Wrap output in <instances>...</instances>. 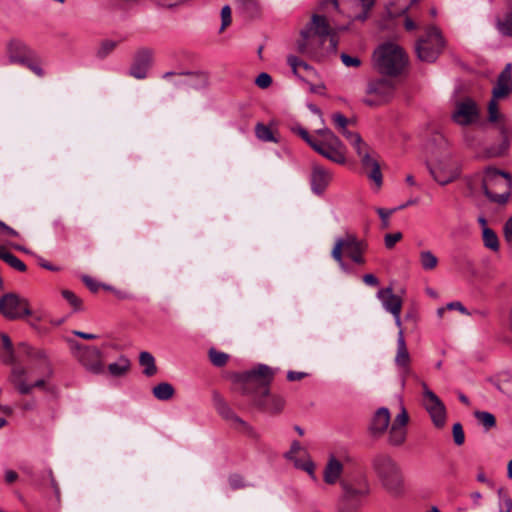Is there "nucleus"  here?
<instances>
[{
  "mask_svg": "<svg viewBox=\"0 0 512 512\" xmlns=\"http://www.w3.org/2000/svg\"><path fill=\"white\" fill-rule=\"evenodd\" d=\"M428 169L433 179L442 186L453 182L459 176V168L450 153L437 157L433 164L428 165Z\"/></svg>",
  "mask_w": 512,
  "mask_h": 512,
  "instance_id": "nucleus-10",
  "label": "nucleus"
},
{
  "mask_svg": "<svg viewBox=\"0 0 512 512\" xmlns=\"http://www.w3.org/2000/svg\"><path fill=\"white\" fill-rule=\"evenodd\" d=\"M307 452L298 441L291 444L290 450L286 452V459H294V456L305 455Z\"/></svg>",
  "mask_w": 512,
  "mask_h": 512,
  "instance_id": "nucleus-49",
  "label": "nucleus"
},
{
  "mask_svg": "<svg viewBox=\"0 0 512 512\" xmlns=\"http://www.w3.org/2000/svg\"><path fill=\"white\" fill-rule=\"evenodd\" d=\"M419 0H395L392 6L393 10H390V14L393 17L402 16L407 14L409 9L413 7Z\"/></svg>",
  "mask_w": 512,
  "mask_h": 512,
  "instance_id": "nucleus-34",
  "label": "nucleus"
},
{
  "mask_svg": "<svg viewBox=\"0 0 512 512\" xmlns=\"http://www.w3.org/2000/svg\"><path fill=\"white\" fill-rule=\"evenodd\" d=\"M130 366V360L125 356H120L116 362L108 365V371L113 377H121L127 374Z\"/></svg>",
  "mask_w": 512,
  "mask_h": 512,
  "instance_id": "nucleus-29",
  "label": "nucleus"
},
{
  "mask_svg": "<svg viewBox=\"0 0 512 512\" xmlns=\"http://www.w3.org/2000/svg\"><path fill=\"white\" fill-rule=\"evenodd\" d=\"M444 47L441 32L435 26L426 29L425 34L416 43L415 50L418 58L424 62H434Z\"/></svg>",
  "mask_w": 512,
  "mask_h": 512,
  "instance_id": "nucleus-8",
  "label": "nucleus"
},
{
  "mask_svg": "<svg viewBox=\"0 0 512 512\" xmlns=\"http://www.w3.org/2000/svg\"><path fill=\"white\" fill-rule=\"evenodd\" d=\"M344 471V466L333 454L327 460L323 471V480L326 484L334 485L339 482Z\"/></svg>",
  "mask_w": 512,
  "mask_h": 512,
  "instance_id": "nucleus-23",
  "label": "nucleus"
},
{
  "mask_svg": "<svg viewBox=\"0 0 512 512\" xmlns=\"http://www.w3.org/2000/svg\"><path fill=\"white\" fill-rule=\"evenodd\" d=\"M372 470L381 486L392 496L404 492V476L398 462L387 454H378L372 459Z\"/></svg>",
  "mask_w": 512,
  "mask_h": 512,
  "instance_id": "nucleus-3",
  "label": "nucleus"
},
{
  "mask_svg": "<svg viewBox=\"0 0 512 512\" xmlns=\"http://www.w3.org/2000/svg\"><path fill=\"white\" fill-rule=\"evenodd\" d=\"M419 260L421 267L426 271L433 270L438 265V258L429 250L421 251Z\"/></svg>",
  "mask_w": 512,
  "mask_h": 512,
  "instance_id": "nucleus-35",
  "label": "nucleus"
},
{
  "mask_svg": "<svg viewBox=\"0 0 512 512\" xmlns=\"http://www.w3.org/2000/svg\"><path fill=\"white\" fill-rule=\"evenodd\" d=\"M0 347L4 348V352L0 355L3 362L14 363V350L8 335L0 334Z\"/></svg>",
  "mask_w": 512,
  "mask_h": 512,
  "instance_id": "nucleus-33",
  "label": "nucleus"
},
{
  "mask_svg": "<svg viewBox=\"0 0 512 512\" xmlns=\"http://www.w3.org/2000/svg\"><path fill=\"white\" fill-rule=\"evenodd\" d=\"M406 439V429L402 427L391 426L389 431V442L392 445L399 446Z\"/></svg>",
  "mask_w": 512,
  "mask_h": 512,
  "instance_id": "nucleus-38",
  "label": "nucleus"
},
{
  "mask_svg": "<svg viewBox=\"0 0 512 512\" xmlns=\"http://www.w3.org/2000/svg\"><path fill=\"white\" fill-rule=\"evenodd\" d=\"M236 2L244 12L252 13L258 8V0H236Z\"/></svg>",
  "mask_w": 512,
  "mask_h": 512,
  "instance_id": "nucleus-48",
  "label": "nucleus"
},
{
  "mask_svg": "<svg viewBox=\"0 0 512 512\" xmlns=\"http://www.w3.org/2000/svg\"><path fill=\"white\" fill-rule=\"evenodd\" d=\"M364 251V243L354 234L347 233L335 240L331 256L338 263L341 270L347 271L348 267L343 260V253H345L354 263L363 265L365 263V258L363 256Z\"/></svg>",
  "mask_w": 512,
  "mask_h": 512,
  "instance_id": "nucleus-7",
  "label": "nucleus"
},
{
  "mask_svg": "<svg viewBox=\"0 0 512 512\" xmlns=\"http://www.w3.org/2000/svg\"><path fill=\"white\" fill-rule=\"evenodd\" d=\"M395 86L391 80L380 78L370 80L365 89L362 102L370 107L388 103L394 96Z\"/></svg>",
  "mask_w": 512,
  "mask_h": 512,
  "instance_id": "nucleus-9",
  "label": "nucleus"
},
{
  "mask_svg": "<svg viewBox=\"0 0 512 512\" xmlns=\"http://www.w3.org/2000/svg\"><path fill=\"white\" fill-rule=\"evenodd\" d=\"M5 262L18 271H21V272L26 271V265L24 264V262H22L19 258H17L12 253H9L8 255H6Z\"/></svg>",
  "mask_w": 512,
  "mask_h": 512,
  "instance_id": "nucleus-46",
  "label": "nucleus"
},
{
  "mask_svg": "<svg viewBox=\"0 0 512 512\" xmlns=\"http://www.w3.org/2000/svg\"><path fill=\"white\" fill-rule=\"evenodd\" d=\"M332 174L319 164H313L311 175H310V186L311 190L316 195L324 193L330 181Z\"/></svg>",
  "mask_w": 512,
  "mask_h": 512,
  "instance_id": "nucleus-18",
  "label": "nucleus"
},
{
  "mask_svg": "<svg viewBox=\"0 0 512 512\" xmlns=\"http://www.w3.org/2000/svg\"><path fill=\"white\" fill-rule=\"evenodd\" d=\"M287 62L290 65L294 75L299 78H303V75H301V73H300V67H302V64L304 61L300 60L299 58H297L294 55H289L287 57Z\"/></svg>",
  "mask_w": 512,
  "mask_h": 512,
  "instance_id": "nucleus-47",
  "label": "nucleus"
},
{
  "mask_svg": "<svg viewBox=\"0 0 512 512\" xmlns=\"http://www.w3.org/2000/svg\"><path fill=\"white\" fill-rule=\"evenodd\" d=\"M274 377V371L267 365L261 364L239 376L244 394L252 396L258 405L265 404L264 398L269 395V385Z\"/></svg>",
  "mask_w": 512,
  "mask_h": 512,
  "instance_id": "nucleus-4",
  "label": "nucleus"
},
{
  "mask_svg": "<svg viewBox=\"0 0 512 512\" xmlns=\"http://www.w3.org/2000/svg\"><path fill=\"white\" fill-rule=\"evenodd\" d=\"M344 496L352 500H361V498L369 495L370 485L366 478H363L357 485L351 482H341Z\"/></svg>",
  "mask_w": 512,
  "mask_h": 512,
  "instance_id": "nucleus-24",
  "label": "nucleus"
},
{
  "mask_svg": "<svg viewBox=\"0 0 512 512\" xmlns=\"http://www.w3.org/2000/svg\"><path fill=\"white\" fill-rule=\"evenodd\" d=\"M117 45V41L104 40L97 51V56L99 58L107 57L117 47Z\"/></svg>",
  "mask_w": 512,
  "mask_h": 512,
  "instance_id": "nucleus-41",
  "label": "nucleus"
},
{
  "mask_svg": "<svg viewBox=\"0 0 512 512\" xmlns=\"http://www.w3.org/2000/svg\"><path fill=\"white\" fill-rule=\"evenodd\" d=\"M209 358L210 361L218 367H221L226 364L228 361L229 356L226 353L217 351L215 349H210L209 351Z\"/></svg>",
  "mask_w": 512,
  "mask_h": 512,
  "instance_id": "nucleus-43",
  "label": "nucleus"
},
{
  "mask_svg": "<svg viewBox=\"0 0 512 512\" xmlns=\"http://www.w3.org/2000/svg\"><path fill=\"white\" fill-rule=\"evenodd\" d=\"M0 314L8 319L29 316L31 310L28 301L15 293H7L0 298Z\"/></svg>",
  "mask_w": 512,
  "mask_h": 512,
  "instance_id": "nucleus-14",
  "label": "nucleus"
},
{
  "mask_svg": "<svg viewBox=\"0 0 512 512\" xmlns=\"http://www.w3.org/2000/svg\"><path fill=\"white\" fill-rule=\"evenodd\" d=\"M477 180L480 182L482 191L491 201L500 204L507 202L511 187V177L509 174L489 167L481 176H477L471 184L472 189H477Z\"/></svg>",
  "mask_w": 512,
  "mask_h": 512,
  "instance_id": "nucleus-5",
  "label": "nucleus"
},
{
  "mask_svg": "<svg viewBox=\"0 0 512 512\" xmlns=\"http://www.w3.org/2000/svg\"><path fill=\"white\" fill-rule=\"evenodd\" d=\"M377 69L387 75L395 76L402 72L407 64L403 49L395 43H386L374 52Z\"/></svg>",
  "mask_w": 512,
  "mask_h": 512,
  "instance_id": "nucleus-6",
  "label": "nucleus"
},
{
  "mask_svg": "<svg viewBox=\"0 0 512 512\" xmlns=\"http://www.w3.org/2000/svg\"><path fill=\"white\" fill-rule=\"evenodd\" d=\"M503 235L508 243H512V216L504 224Z\"/></svg>",
  "mask_w": 512,
  "mask_h": 512,
  "instance_id": "nucleus-59",
  "label": "nucleus"
},
{
  "mask_svg": "<svg viewBox=\"0 0 512 512\" xmlns=\"http://www.w3.org/2000/svg\"><path fill=\"white\" fill-rule=\"evenodd\" d=\"M356 153L360 157L368 178L374 182L377 190H379L383 184V178L378 161L371 157L370 149L366 143L357 148Z\"/></svg>",
  "mask_w": 512,
  "mask_h": 512,
  "instance_id": "nucleus-16",
  "label": "nucleus"
},
{
  "mask_svg": "<svg viewBox=\"0 0 512 512\" xmlns=\"http://www.w3.org/2000/svg\"><path fill=\"white\" fill-rule=\"evenodd\" d=\"M44 375L33 384H28L25 380L27 374L26 369L21 366H14L10 375V382L21 394H29L33 388H45L48 380L52 376V369L46 361H44Z\"/></svg>",
  "mask_w": 512,
  "mask_h": 512,
  "instance_id": "nucleus-13",
  "label": "nucleus"
},
{
  "mask_svg": "<svg viewBox=\"0 0 512 512\" xmlns=\"http://www.w3.org/2000/svg\"><path fill=\"white\" fill-rule=\"evenodd\" d=\"M397 209H384V208H377L376 212L378 213L379 217L381 218L382 222V228L386 229L390 226L389 218L390 216L396 212Z\"/></svg>",
  "mask_w": 512,
  "mask_h": 512,
  "instance_id": "nucleus-45",
  "label": "nucleus"
},
{
  "mask_svg": "<svg viewBox=\"0 0 512 512\" xmlns=\"http://www.w3.org/2000/svg\"><path fill=\"white\" fill-rule=\"evenodd\" d=\"M152 392L155 398L161 401H165L173 397L175 390L170 383L162 382L153 387Z\"/></svg>",
  "mask_w": 512,
  "mask_h": 512,
  "instance_id": "nucleus-31",
  "label": "nucleus"
},
{
  "mask_svg": "<svg viewBox=\"0 0 512 512\" xmlns=\"http://www.w3.org/2000/svg\"><path fill=\"white\" fill-rule=\"evenodd\" d=\"M255 135L260 141L263 142H279V139L275 136L271 128L267 125H264L263 123L256 124Z\"/></svg>",
  "mask_w": 512,
  "mask_h": 512,
  "instance_id": "nucleus-32",
  "label": "nucleus"
},
{
  "mask_svg": "<svg viewBox=\"0 0 512 512\" xmlns=\"http://www.w3.org/2000/svg\"><path fill=\"white\" fill-rule=\"evenodd\" d=\"M307 374L304 372L289 371L287 373V379L289 381H299L303 379Z\"/></svg>",
  "mask_w": 512,
  "mask_h": 512,
  "instance_id": "nucleus-61",
  "label": "nucleus"
},
{
  "mask_svg": "<svg viewBox=\"0 0 512 512\" xmlns=\"http://www.w3.org/2000/svg\"><path fill=\"white\" fill-rule=\"evenodd\" d=\"M139 363L144 368L143 373L150 377L156 374L157 367L155 365L154 356L147 351H142L139 355Z\"/></svg>",
  "mask_w": 512,
  "mask_h": 512,
  "instance_id": "nucleus-30",
  "label": "nucleus"
},
{
  "mask_svg": "<svg viewBox=\"0 0 512 512\" xmlns=\"http://www.w3.org/2000/svg\"><path fill=\"white\" fill-rule=\"evenodd\" d=\"M338 41L324 16L314 14L296 41L297 51L313 60L320 61L337 49Z\"/></svg>",
  "mask_w": 512,
  "mask_h": 512,
  "instance_id": "nucleus-1",
  "label": "nucleus"
},
{
  "mask_svg": "<svg viewBox=\"0 0 512 512\" xmlns=\"http://www.w3.org/2000/svg\"><path fill=\"white\" fill-rule=\"evenodd\" d=\"M361 506V501L352 500L344 495L339 499L337 511L338 512H358Z\"/></svg>",
  "mask_w": 512,
  "mask_h": 512,
  "instance_id": "nucleus-36",
  "label": "nucleus"
},
{
  "mask_svg": "<svg viewBox=\"0 0 512 512\" xmlns=\"http://www.w3.org/2000/svg\"><path fill=\"white\" fill-rule=\"evenodd\" d=\"M498 496L500 499V507L503 506V508L511 511L512 499L508 496V494L504 491L503 488L498 489Z\"/></svg>",
  "mask_w": 512,
  "mask_h": 512,
  "instance_id": "nucleus-56",
  "label": "nucleus"
},
{
  "mask_svg": "<svg viewBox=\"0 0 512 512\" xmlns=\"http://www.w3.org/2000/svg\"><path fill=\"white\" fill-rule=\"evenodd\" d=\"M409 420V416L405 408H401L400 413L395 417L392 426L405 428Z\"/></svg>",
  "mask_w": 512,
  "mask_h": 512,
  "instance_id": "nucleus-54",
  "label": "nucleus"
},
{
  "mask_svg": "<svg viewBox=\"0 0 512 512\" xmlns=\"http://www.w3.org/2000/svg\"><path fill=\"white\" fill-rule=\"evenodd\" d=\"M292 130L323 157L338 164L345 163V146L330 129L322 128L315 131L321 138L319 141L313 138L303 127L298 126Z\"/></svg>",
  "mask_w": 512,
  "mask_h": 512,
  "instance_id": "nucleus-2",
  "label": "nucleus"
},
{
  "mask_svg": "<svg viewBox=\"0 0 512 512\" xmlns=\"http://www.w3.org/2000/svg\"><path fill=\"white\" fill-rule=\"evenodd\" d=\"M231 23V8L228 5H225L221 9V28L220 31H223L227 26Z\"/></svg>",
  "mask_w": 512,
  "mask_h": 512,
  "instance_id": "nucleus-52",
  "label": "nucleus"
},
{
  "mask_svg": "<svg viewBox=\"0 0 512 512\" xmlns=\"http://www.w3.org/2000/svg\"><path fill=\"white\" fill-rule=\"evenodd\" d=\"M497 28L502 35L512 37V13L508 14L503 20H498Z\"/></svg>",
  "mask_w": 512,
  "mask_h": 512,
  "instance_id": "nucleus-40",
  "label": "nucleus"
},
{
  "mask_svg": "<svg viewBox=\"0 0 512 512\" xmlns=\"http://www.w3.org/2000/svg\"><path fill=\"white\" fill-rule=\"evenodd\" d=\"M503 118V115L498 110L497 100L492 98L488 104V119L490 122H496Z\"/></svg>",
  "mask_w": 512,
  "mask_h": 512,
  "instance_id": "nucleus-44",
  "label": "nucleus"
},
{
  "mask_svg": "<svg viewBox=\"0 0 512 512\" xmlns=\"http://www.w3.org/2000/svg\"><path fill=\"white\" fill-rule=\"evenodd\" d=\"M395 364L399 368L406 369L408 368L410 364V354L408 352L405 338H404V331H398V337H397V353L395 356Z\"/></svg>",
  "mask_w": 512,
  "mask_h": 512,
  "instance_id": "nucleus-27",
  "label": "nucleus"
},
{
  "mask_svg": "<svg viewBox=\"0 0 512 512\" xmlns=\"http://www.w3.org/2000/svg\"><path fill=\"white\" fill-rule=\"evenodd\" d=\"M288 460L291 461L296 468L307 472L312 479H316L315 464L307 453L305 455L294 456V459Z\"/></svg>",
  "mask_w": 512,
  "mask_h": 512,
  "instance_id": "nucleus-28",
  "label": "nucleus"
},
{
  "mask_svg": "<svg viewBox=\"0 0 512 512\" xmlns=\"http://www.w3.org/2000/svg\"><path fill=\"white\" fill-rule=\"evenodd\" d=\"M7 54L11 63L23 65L32 53L24 43L13 40L7 46Z\"/></svg>",
  "mask_w": 512,
  "mask_h": 512,
  "instance_id": "nucleus-25",
  "label": "nucleus"
},
{
  "mask_svg": "<svg viewBox=\"0 0 512 512\" xmlns=\"http://www.w3.org/2000/svg\"><path fill=\"white\" fill-rule=\"evenodd\" d=\"M341 60L346 67H358L361 64V60L358 57L345 53L341 54Z\"/></svg>",
  "mask_w": 512,
  "mask_h": 512,
  "instance_id": "nucleus-57",
  "label": "nucleus"
},
{
  "mask_svg": "<svg viewBox=\"0 0 512 512\" xmlns=\"http://www.w3.org/2000/svg\"><path fill=\"white\" fill-rule=\"evenodd\" d=\"M390 423V412L387 408H379L372 419L370 429L373 434H383Z\"/></svg>",
  "mask_w": 512,
  "mask_h": 512,
  "instance_id": "nucleus-26",
  "label": "nucleus"
},
{
  "mask_svg": "<svg viewBox=\"0 0 512 512\" xmlns=\"http://www.w3.org/2000/svg\"><path fill=\"white\" fill-rule=\"evenodd\" d=\"M74 355L89 373L100 375L105 372L103 354L97 347L76 345Z\"/></svg>",
  "mask_w": 512,
  "mask_h": 512,
  "instance_id": "nucleus-12",
  "label": "nucleus"
},
{
  "mask_svg": "<svg viewBox=\"0 0 512 512\" xmlns=\"http://www.w3.org/2000/svg\"><path fill=\"white\" fill-rule=\"evenodd\" d=\"M453 439L456 445L460 446L465 441L463 427L460 423H455L452 428Z\"/></svg>",
  "mask_w": 512,
  "mask_h": 512,
  "instance_id": "nucleus-50",
  "label": "nucleus"
},
{
  "mask_svg": "<svg viewBox=\"0 0 512 512\" xmlns=\"http://www.w3.org/2000/svg\"><path fill=\"white\" fill-rule=\"evenodd\" d=\"M62 296L67 300V302L74 308L75 311H79L82 309V300L74 294V292L64 289L62 290Z\"/></svg>",
  "mask_w": 512,
  "mask_h": 512,
  "instance_id": "nucleus-42",
  "label": "nucleus"
},
{
  "mask_svg": "<svg viewBox=\"0 0 512 512\" xmlns=\"http://www.w3.org/2000/svg\"><path fill=\"white\" fill-rule=\"evenodd\" d=\"M18 479V474L13 470L5 471V481L8 484L14 483Z\"/></svg>",
  "mask_w": 512,
  "mask_h": 512,
  "instance_id": "nucleus-64",
  "label": "nucleus"
},
{
  "mask_svg": "<svg viewBox=\"0 0 512 512\" xmlns=\"http://www.w3.org/2000/svg\"><path fill=\"white\" fill-rule=\"evenodd\" d=\"M512 92V65L507 64L498 76L496 85L492 90V98L499 100L507 97Z\"/></svg>",
  "mask_w": 512,
  "mask_h": 512,
  "instance_id": "nucleus-19",
  "label": "nucleus"
},
{
  "mask_svg": "<svg viewBox=\"0 0 512 512\" xmlns=\"http://www.w3.org/2000/svg\"><path fill=\"white\" fill-rule=\"evenodd\" d=\"M401 232L388 233L384 236V243L387 249H392L395 244L402 239Z\"/></svg>",
  "mask_w": 512,
  "mask_h": 512,
  "instance_id": "nucleus-51",
  "label": "nucleus"
},
{
  "mask_svg": "<svg viewBox=\"0 0 512 512\" xmlns=\"http://www.w3.org/2000/svg\"><path fill=\"white\" fill-rule=\"evenodd\" d=\"M272 83V78L271 76L266 73V72H262L260 73L257 78L255 79V84L259 87V88H262V89H266L268 88Z\"/></svg>",
  "mask_w": 512,
  "mask_h": 512,
  "instance_id": "nucleus-53",
  "label": "nucleus"
},
{
  "mask_svg": "<svg viewBox=\"0 0 512 512\" xmlns=\"http://www.w3.org/2000/svg\"><path fill=\"white\" fill-rule=\"evenodd\" d=\"M422 405L429 414L432 423L437 428L444 427L447 419V412L441 399L427 386L422 383Z\"/></svg>",
  "mask_w": 512,
  "mask_h": 512,
  "instance_id": "nucleus-11",
  "label": "nucleus"
},
{
  "mask_svg": "<svg viewBox=\"0 0 512 512\" xmlns=\"http://www.w3.org/2000/svg\"><path fill=\"white\" fill-rule=\"evenodd\" d=\"M404 27L407 31H414L418 28V25L411 19V17L405 14Z\"/></svg>",
  "mask_w": 512,
  "mask_h": 512,
  "instance_id": "nucleus-63",
  "label": "nucleus"
},
{
  "mask_svg": "<svg viewBox=\"0 0 512 512\" xmlns=\"http://www.w3.org/2000/svg\"><path fill=\"white\" fill-rule=\"evenodd\" d=\"M228 481L232 489L244 488L246 486L243 477L238 474L231 475Z\"/></svg>",
  "mask_w": 512,
  "mask_h": 512,
  "instance_id": "nucleus-58",
  "label": "nucleus"
},
{
  "mask_svg": "<svg viewBox=\"0 0 512 512\" xmlns=\"http://www.w3.org/2000/svg\"><path fill=\"white\" fill-rule=\"evenodd\" d=\"M332 121L338 131L349 141L355 150L365 144L358 133L351 132L347 129L349 120L343 114L334 113L332 115Z\"/></svg>",
  "mask_w": 512,
  "mask_h": 512,
  "instance_id": "nucleus-21",
  "label": "nucleus"
},
{
  "mask_svg": "<svg viewBox=\"0 0 512 512\" xmlns=\"http://www.w3.org/2000/svg\"><path fill=\"white\" fill-rule=\"evenodd\" d=\"M153 61V51L148 48L139 49L133 58L130 75L136 79H144Z\"/></svg>",
  "mask_w": 512,
  "mask_h": 512,
  "instance_id": "nucleus-17",
  "label": "nucleus"
},
{
  "mask_svg": "<svg viewBox=\"0 0 512 512\" xmlns=\"http://www.w3.org/2000/svg\"><path fill=\"white\" fill-rule=\"evenodd\" d=\"M82 281L85 283V285L92 291L97 292L101 284L97 283L95 280H93L89 276H83Z\"/></svg>",
  "mask_w": 512,
  "mask_h": 512,
  "instance_id": "nucleus-60",
  "label": "nucleus"
},
{
  "mask_svg": "<svg viewBox=\"0 0 512 512\" xmlns=\"http://www.w3.org/2000/svg\"><path fill=\"white\" fill-rule=\"evenodd\" d=\"M23 65L28 67L33 73H35L37 76L42 77L44 76V71L41 68L40 64L32 59V54L27 58V62H25Z\"/></svg>",
  "mask_w": 512,
  "mask_h": 512,
  "instance_id": "nucleus-55",
  "label": "nucleus"
},
{
  "mask_svg": "<svg viewBox=\"0 0 512 512\" xmlns=\"http://www.w3.org/2000/svg\"><path fill=\"white\" fill-rule=\"evenodd\" d=\"M474 416L486 430H489L496 425V419L490 412L476 411L474 412Z\"/></svg>",
  "mask_w": 512,
  "mask_h": 512,
  "instance_id": "nucleus-39",
  "label": "nucleus"
},
{
  "mask_svg": "<svg viewBox=\"0 0 512 512\" xmlns=\"http://www.w3.org/2000/svg\"><path fill=\"white\" fill-rule=\"evenodd\" d=\"M452 120L461 126H468L478 121L479 108L471 98H464L455 103Z\"/></svg>",
  "mask_w": 512,
  "mask_h": 512,
  "instance_id": "nucleus-15",
  "label": "nucleus"
},
{
  "mask_svg": "<svg viewBox=\"0 0 512 512\" xmlns=\"http://www.w3.org/2000/svg\"><path fill=\"white\" fill-rule=\"evenodd\" d=\"M363 282L369 286H377L379 284L377 277L373 274H365L363 276Z\"/></svg>",
  "mask_w": 512,
  "mask_h": 512,
  "instance_id": "nucleus-62",
  "label": "nucleus"
},
{
  "mask_svg": "<svg viewBox=\"0 0 512 512\" xmlns=\"http://www.w3.org/2000/svg\"><path fill=\"white\" fill-rule=\"evenodd\" d=\"M483 242H484L485 247L491 249L492 251L499 250L498 237H497L496 233L488 227H484V229H483Z\"/></svg>",
  "mask_w": 512,
  "mask_h": 512,
  "instance_id": "nucleus-37",
  "label": "nucleus"
},
{
  "mask_svg": "<svg viewBox=\"0 0 512 512\" xmlns=\"http://www.w3.org/2000/svg\"><path fill=\"white\" fill-rule=\"evenodd\" d=\"M377 298L386 312L395 314L398 310L402 309V298L394 294L392 287L379 289L377 292Z\"/></svg>",
  "mask_w": 512,
  "mask_h": 512,
  "instance_id": "nucleus-20",
  "label": "nucleus"
},
{
  "mask_svg": "<svg viewBox=\"0 0 512 512\" xmlns=\"http://www.w3.org/2000/svg\"><path fill=\"white\" fill-rule=\"evenodd\" d=\"M214 400L217 412L224 419L230 421L235 428H241L243 430L249 428L248 424L232 411V409L229 407V405L225 402L223 398H221L218 395H215Z\"/></svg>",
  "mask_w": 512,
  "mask_h": 512,
  "instance_id": "nucleus-22",
  "label": "nucleus"
}]
</instances>
